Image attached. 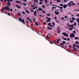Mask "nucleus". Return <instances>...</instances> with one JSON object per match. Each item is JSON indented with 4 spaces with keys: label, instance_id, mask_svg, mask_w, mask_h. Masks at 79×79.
<instances>
[{
    "label": "nucleus",
    "instance_id": "obj_1",
    "mask_svg": "<svg viewBox=\"0 0 79 79\" xmlns=\"http://www.w3.org/2000/svg\"><path fill=\"white\" fill-rule=\"evenodd\" d=\"M9 6H4L3 8H2L1 9V11L2 12H3V13L5 12V11H4V10H7L8 11H9V10H10V8H9Z\"/></svg>",
    "mask_w": 79,
    "mask_h": 79
},
{
    "label": "nucleus",
    "instance_id": "obj_2",
    "mask_svg": "<svg viewBox=\"0 0 79 79\" xmlns=\"http://www.w3.org/2000/svg\"><path fill=\"white\" fill-rule=\"evenodd\" d=\"M76 25H77V23H75L74 24H73V25H69V27H70L73 28L74 27V26H76Z\"/></svg>",
    "mask_w": 79,
    "mask_h": 79
},
{
    "label": "nucleus",
    "instance_id": "obj_3",
    "mask_svg": "<svg viewBox=\"0 0 79 79\" xmlns=\"http://www.w3.org/2000/svg\"><path fill=\"white\" fill-rule=\"evenodd\" d=\"M19 20L20 22H21L22 21V23H25L24 20L23 19H21V18H19Z\"/></svg>",
    "mask_w": 79,
    "mask_h": 79
},
{
    "label": "nucleus",
    "instance_id": "obj_4",
    "mask_svg": "<svg viewBox=\"0 0 79 79\" xmlns=\"http://www.w3.org/2000/svg\"><path fill=\"white\" fill-rule=\"evenodd\" d=\"M75 37V35L73 33H71L70 34V37L71 38L74 37Z\"/></svg>",
    "mask_w": 79,
    "mask_h": 79
},
{
    "label": "nucleus",
    "instance_id": "obj_5",
    "mask_svg": "<svg viewBox=\"0 0 79 79\" xmlns=\"http://www.w3.org/2000/svg\"><path fill=\"white\" fill-rule=\"evenodd\" d=\"M55 15H59V11H58L57 10V11H56V10L55 11Z\"/></svg>",
    "mask_w": 79,
    "mask_h": 79
},
{
    "label": "nucleus",
    "instance_id": "obj_6",
    "mask_svg": "<svg viewBox=\"0 0 79 79\" xmlns=\"http://www.w3.org/2000/svg\"><path fill=\"white\" fill-rule=\"evenodd\" d=\"M51 18H48V19L46 21V22H47V23H48V22H50V20H51Z\"/></svg>",
    "mask_w": 79,
    "mask_h": 79
},
{
    "label": "nucleus",
    "instance_id": "obj_7",
    "mask_svg": "<svg viewBox=\"0 0 79 79\" xmlns=\"http://www.w3.org/2000/svg\"><path fill=\"white\" fill-rule=\"evenodd\" d=\"M62 34L63 35H64V36H66V37H68V35L66 34L65 33H63Z\"/></svg>",
    "mask_w": 79,
    "mask_h": 79
},
{
    "label": "nucleus",
    "instance_id": "obj_8",
    "mask_svg": "<svg viewBox=\"0 0 79 79\" xmlns=\"http://www.w3.org/2000/svg\"><path fill=\"white\" fill-rule=\"evenodd\" d=\"M67 6H68V5L64 4L63 6V8L66 9V8L67 7Z\"/></svg>",
    "mask_w": 79,
    "mask_h": 79
},
{
    "label": "nucleus",
    "instance_id": "obj_9",
    "mask_svg": "<svg viewBox=\"0 0 79 79\" xmlns=\"http://www.w3.org/2000/svg\"><path fill=\"white\" fill-rule=\"evenodd\" d=\"M36 13H37V11H36V10H35L34 13V16H36L37 15L36 14Z\"/></svg>",
    "mask_w": 79,
    "mask_h": 79
},
{
    "label": "nucleus",
    "instance_id": "obj_10",
    "mask_svg": "<svg viewBox=\"0 0 79 79\" xmlns=\"http://www.w3.org/2000/svg\"><path fill=\"white\" fill-rule=\"evenodd\" d=\"M25 11L27 13H30L27 10V9H26V8H25Z\"/></svg>",
    "mask_w": 79,
    "mask_h": 79
},
{
    "label": "nucleus",
    "instance_id": "obj_11",
    "mask_svg": "<svg viewBox=\"0 0 79 79\" xmlns=\"http://www.w3.org/2000/svg\"><path fill=\"white\" fill-rule=\"evenodd\" d=\"M16 6L18 8H21L20 6H18L17 5H16Z\"/></svg>",
    "mask_w": 79,
    "mask_h": 79
},
{
    "label": "nucleus",
    "instance_id": "obj_12",
    "mask_svg": "<svg viewBox=\"0 0 79 79\" xmlns=\"http://www.w3.org/2000/svg\"><path fill=\"white\" fill-rule=\"evenodd\" d=\"M60 39H58L57 40V41H56V42L57 43H59V41H60Z\"/></svg>",
    "mask_w": 79,
    "mask_h": 79
},
{
    "label": "nucleus",
    "instance_id": "obj_13",
    "mask_svg": "<svg viewBox=\"0 0 79 79\" xmlns=\"http://www.w3.org/2000/svg\"><path fill=\"white\" fill-rule=\"evenodd\" d=\"M38 10H39V11H43V9H42L41 8H39L38 9Z\"/></svg>",
    "mask_w": 79,
    "mask_h": 79
},
{
    "label": "nucleus",
    "instance_id": "obj_14",
    "mask_svg": "<svg viewBox=\"0 0 79 79\" xmlns=\"http://www.w3.org/2000/svg\"><path fill=\"white\" fill-rule=\"evenodd\" d=\"M48 29H49V30H52L53 29V28H51L50 27H48Z\"/></svg>",
    "mask_w": 79,
    "mask_h": 79
},
{
    "label": "nucleus",
    "instance_id": "obj_15",
    "mask_svg": "<svg viewBox=\"0 0 79 79\" xmlns=\"http://www.w3.org/2000/svg\"><path fill=\"white\" fill-rule=\"evenodd\" d=\"M77 21L78 23H79V19L77 18Z\"/></svg>",
    "mask_w": 79,
    "mask_h": 79
},
{
    "label": "nucleus",
    "instance_id": "obj_16",
    "mask_svg": "<svg viewBox=\"0 0 79 79\" xmlns=\"http://www.w3.org/2000/svg\"><path fill=\"white\" fill-rule=\"evenodd\" d=\"M71 3H68V5L69 6H71Z\"/></svg>",
    "mask_w": 79,
    "mask_h": 79
},
{
    "label": "nucleus",
    "instance_id": "obj_17",
    "mask_svg": "<svg viewBox=\"0 0 79 79\" xmlns=\"http://www.w3.org/2000/svg\"><path fill=\"white\" fill-rule=\"evenodd\" d=\"M16 3H21V2H19L18 1H16Z\"/></svg>",
    "mask_w": 79,
    "mask_h": 79
},
{
    "label": "nucleus",
    "instance_id": "obj_18",
    "mask_svg": "<svg viewBox=\"0 0 79 79\" xmlns=\"http://www.w3.org/2000/svg\"><path fill=\"white\" fill-rule=\"evenodd\" d=\"M7 4L8 6H9V5H11V3H10V2H8Z\"/></svg>",
    "mask_w": 79,
    "mask_h": 79
},
{
    "label": "nucleus",
    "instance_id": "obj_19",
    "mask_svg": "<svg viewBox=\"0 0 79 79\" xmlns=\"http://www.w3.org/2000/svg\"><path fill=\"white\" fill-rule=\"evenodd\" d=\"M60 27H58L56 29L57 30V31H60L59 30H60Z\"/></svg>",
    "mask_w": 79,
    "mask_h": 79
},
{
    "label": "nucleus",
    "instance_id": "obj_20",
    "mask_svg": "<svg viewBox=\"0 0 79 79\" xmlns=\"http://www.w3.org/2000/svg\"><path fill=\"white\" fill-rule=\"evenodd\" d=\"M73 48L74 49H73V51H76V48L74 47H73Z\"/></svg>",
    "mask_w": 79,
    "mask_h": 79
},
{
    "label": "nucleus",
    "instance_id": "obj_21",
    "mask_svg": "<svg viewBox=\"0 0 79 79\" xmlns=\"http://www.w3.org/2000/svg\"><path fill=\"white\" fill-rule=\"evenodd\" d=\"M75 40H77L79 39V38H78L77 37H75Z\"/></svg>",
    "mask_w": 79,
    "mask_h": 79
},
{
    "label": "nucleus",
    "instance_id": "obj_22",
    "mask_svg": "<svg viewBox=\"0 0 79 79\" xmlns=\"http://www.w3.org/2000/svg\"><path fill=\"white\" fill-rule=\"evenodd\" d=\"M52 24H53V25L54 26H55V23L53 22H52Z\"/></svg>",
    "mask_w": 79,
    "mask_h": 79
},
{
    "label": "nucleus",
    "instance_id": "obj_23",
    "mask_svg": "<svg viewBox=\"0 0 79 79\" xmlns=\"http://www.w3.org/2000/svg\"><path fill=\"white\" fill-rule=\"evenodd\" d=\"M73 34H76V31H73Z\"/></svg>",
    "mask_w": 79,
    "mask_h": 79
},
{
    "label": "nucleus",
    "instance_id": "obj_24",
    "mask_svg": "<svg viewBox=\"0 0 79 79\" xmlns=\"http://www.w3.org/2000/svg\"><path fill=\"white\" fill-rule=\"evenodd\" d=\"M48 25L49 26V27H51L50 25H51V23H49L48 24Z\"/></svg>",
    "mask_w": 79,
    "mask_h": 79
},
{
    "label": "nucleus",
    "instance_id": "obj_25",
    "mask_svg": "<svg viewBox=\"0 0 79 79\" xmlns=\"http://www.w3.org/2000/svg\"><path fill=\"white\" fill-rule=\"evenodd\" d=\"M35 24L36 26H38L39 25V24L35 22Z\"/></svg>",
    "mask_w": 79,
    "mask_h": 79
},
{
    "label": "nucleus",
    "instance_id": "obj_26",
    "mask_svg": "<svg viewBox=\"0 0 79 79\" xmlns=\"http://www.w3.org/2000/svg\"><path fill=\"white\" fill-rule=\"evenodd\" d=\"M55 8H56V7H52V10H54V9H55Z\"/></svg>",
    "mask_w": 79,
    "mask_h": 79
},
{
    "label": "nucleus",
    "instance_id": "obj_27",
    "mask_svg": "<svg viewBox=\"0 0 79 79\" xmlns=\"http://www.w3.org/2000/svg\"><path fill=\"white\" fill-rule=\"evenodd\" d=\"M60 45H64V44H63V43H60Z\"/></svg>",
    "mask_w": 79,
    "mask_h": 79
},
{
    "label": "nucleus",
    "instance_id": "obj_28",
    "mask_svg": "<svg viewBox=\"0 0 79 79\" xmlns=\"http://www.w3.org/2000/svg\"><path fill=\"white\" fill-rule=\"evenodd\" d=\"M62 42L64 44H66V42L65 41H62Z\"/></svg>",
    "mask_w": 79,
    "mask_h": 79
},
{
    "label": "nucleus",
    "instance_id": "obj_29",
    "mask_svg": "<svg viewBox=\"0 0 79 79\" xmlns=\"http://www.w3.org/2000/svg\"><path fill=\"white\" fill-rule=\"evenodd\" d=\"M60 6H64L63 4H61V3L60 4Z\"/></svg>",
    "mask_w": 79,
    "mask_h": 79
},
{
    "label": "nucleus",
    "instance_id": "obj_30",
    "mask_svg": "<svg viewBox=\"0 0 79 79\" xmlns=\"http://www.w3.org/2000/svg\"><path fill=\"white\" fill-rule=\"evenodd\" d=\"M61 19L62 20H64V17H62L61 18Z\"/></svg>",
    "mask_w": 79,
    "mask_h": 79
},
{
    "label": "nucleus",
    "instance_id": "obj_31",
    "mask_svg": "<svg viewBox=\"0 0 79 79\" xmlns=\"http://www.w3.org/2000/svg\"><path fill=\"white\" fill-rule=\"evenodd\" d=\"M79 43V42H78V41H77L76 43H75V44H78Z\"/></svg>",
    "mask_w": 79,
    "mask_h": 79
},
{
    "label": "nucleus",
    "instance_id": "obj_32",
    "mask_svg": "<svg viewBox=\"0 0 79 79\" xmlns=\"http://www.w3.org/2000/svg\"><path fill=\"white\" fill-rule=\"evenodd\" d=\"M76 4L75 3H73L72 4H71V5H75Z\"/></svg>",
    "mask_w": 79,
    "mask_h": 79
},
{
    "label": "nucleus",
    "instance_id": "obj_33",
    "mask_svg": "<svg viewBox=\"0 0 79 79\" xmlns=\"http://www.w3.org/2000/svg\"><path fill=\"white\" fill-rule=\"evenodd\" d=\"M57 2L58 3L60 2V0H57Z\"/></svg>",
    "mask_w": 79,
    "mask_h": 79
},
{
    "label": "nucleus",
    "instance_id": "obj_34",
    "mask_svg": "<svg viewBox=\"0 0 79 79\" xmlns=\"http://www.w3.org/2000/svg\"><path fill=\"white\" fill-rule=\"evenodd\" d=\"M67 40H68V41H69V40H70V39L69 38H68L67 39Z\"/></svg>",
    "mask_w": 79,
    "mask_h": 79
},
{
    "label": "nucleus",
    "instance_id": "obj_35",
    "mask_svg": "<svg viewBox=\"0 0 79 79\" xmlns=\"http://www.w3.org/2000/svg\"><path fill=\"white\" fill-rule=\"evenodd\" d=\"M22 13H23V14L24 15H26V13H25V12H24V11H22Z\"/></svg>",
    "mask_w": 79,
    "mask_h": 79
},
{
    "label": "nucleus",
    "instance_id": "obj_36",
    "mask_svg": "<svg viewBox=\"0 0 79 79\" xmlns=\"http://www.w3.org/2000/svg\"><path fill=\"white\" fill-rule=\"evenodd\" d=\"M57 33L60 34V30L57 31Z\"/></svg>",
    "mask_w": 79,
    "mask_h": 79
},
{
    "label": "nucleus",
    "instance_id": "obj_37",
    "mask_svg": "<svg viewBox=\"0 0 79 79\" xmlns=\"http://www.w3.org/2000/svg\"><path fill=\"white\" fill-rule=\"evenodd\" d=\"M45 2L46 3H48V2H47V0H45Z\"/></svg>",
    "mask_w": 79,
    "mask_h": 79
},
{
    "label": "nucleus",
    "instance_id": "obj_38",
    "mask_svg": "<svg viewBox=\"0 0 79 79\" xmlns=\"http://www.w3.org/2000/svg\"><path fill=\"white\" fill-rule=\"evenodd\" d=\"M70 23H73V21L71 20L70 21Z\"/></svg>",
    "mask_w": 79,
    "mask_h": 79
},
{
    "label": "nucleus",
    "instance_id": "obj_39",
    "mask_svg": "<svg viewBox=\"0 0 79 79\" xmlns=\"http://www.w3.org/2000/svg\"><path fill=\"white\" fill-rule=\"evenodd\" d=\"M69 30H70V31H71L72 30H73V28H70L69 29Z\"/></svg>",
    "mask_w": 79,
    "mask_h": 79
},
{
    "label": "nucleus",
    "instance_id": "obj_40",
    "mask_svg": "<svg viewBox=\"0 0 79 79\" xmlns=\"http://www.w3.org/2000/svg\"><path fill=\"white\" fill-rule=\"evenodd\" d=\"M72 19L73 20H75V18H74V17H72Z\"/></svg>",
    "mask_w": 79,
    "mask_h": 79
},
{
    "label": "nucleus",
    "instance_id": "obj_41",
    "mask_svg": "<svg viewBox=\"0 0 79 79\" xmlns=\"http://www.w3.org/2000/svg\"><path fill=\"white\" fill-rule=\"evenodd\" d=\"M40 2L39 3V5H42V3H43V2Z\"/></svg>",
    "mask_w": 79,
    "mask_h": 79
},
{
    "label": "nucleus",
    "instance_id": "obj_42",
    "mask_svg": "<svg viewBox=\"0 0 79 79\" xmlns=\"http://www.w3.org/2000/svg\"><path fill=\"white\" fill-rule=\"evenodd\" d=\"M10 11L11 12H12V11H13V9H10Z\"/></svg>",
    "mask_w": 79,
    "mask_h": 79
},
{
    "label": "nucleus",
    "instance_id": "obj_43",
    "mask_svg": "<svg viewBox=\"0 0 79 79\" xmlns=\"http://www.w3.org/2000/svg\"><path fill=\"white\" fill-rule=\"evenodd\" d=\"M63 40H67L66 39V38H63Z\"/></svg>",
    "mask_w": 79,
    "mask_h": 79
},
{
    "label": "nucleus",
    "instance_id": "obj_44",
    "mask_svg": "<svg viewBox=\"0 0 79 79\" xmlns=\"http://www.w3.org/2000/svg\"><path fill=\"white\" fill-rule=\"evenodd\" d=\"M23 5L24 6H26V5H27V4L25 3H23Z\"/></svg>",
    "mask_w": 79,
    "mask_h": 79
},
{
    "label": "nucleus",
    "instance_id": "obj_45",
    "mask_svg": "<svg viewBox=\"0 0 79 79\" xmlns=\"http://www.w3.org/2000/svg\"><path fill=\"white\" fill-rule=\"evenodd\" d=\"M34 0V1H35V2H37H37H38V0Z\"/></svg>",
    "mask_w": 79,
    "mask_h": 79
},
{
    "label": "nucleus",
    "instance_id": "obj_46",
    "mask_svg": "<svg viewBox=\"0 0 79 79\" xmlns=\"http://www.w3.org/2000/svg\"><path fill=\"white\" fill-rule=\"evenodd\" d=\"M43 8H45V6L44 5H42Z\"/></svg>",
    "mask_w": 79,
    "mask_h": 79
},
{
    "label": "nucleus",
    "instance_id": "obj_47",
    "mask_svg": "<svg viewBox=\"0 0 79 79\" xmlns=\"http://www.w3.org/2000/svg\"><path fill=\"white\" fill-rule=\"evenodd\" d=\"M60 11L61 12H63V10H60Z\"/></svg>",
    "mask_w": 79,
    "mask_h": 79
},
{
    "label": "nucleus",
    "instance_id": "obj_48",
    "mask_svg": "<svg viewBox=\"0 0 79 79\" xmlns=\"http://www.w3.org/2000/svg\"><path fill=\"white\" fill-rule=\"evenodd\" d=\"M47 16H50V15L49 14H47Z\"/></svg>",
    "mask_w": 79,
    "mask_h": 79
},
{
    "label": "nucleus",
    "instance_id": "obj_49",
    "mask_svg": "<svg viewBox=\"0 0 79 79\" xmlns=\"http://www.w3.org/2000/svg\"><path fill=\"white\" fill-rule=\"evenodd\" d=\"M44 25H46L47 24V23L46 22H44Z\"/></svg>",
    "mask_w": 79,
    "mask_h": 79
},
{
    "label": "nucleus",
    "instance_id": "obj_50",
    "mask_svg": "<svg viewBox=\"0 0 79 79\" xmlns=\"http://www.w3.org/2000/svg\"><path fill=\"white\" fill-rule=\"evenodd\" d=\"M8 16H10V15H11V14L10 13H8Z\"/></svg>",
    "mask_w": 79,
    "mask_h": 79
},
{
    "label": "nucleus",
    "instance_id": "obj_51",
    "mask_svg": "<svg viewBox=\"0 0 79 79\" xmlns=\"http://www.w3.org/2000/svg\"><path fill=\"white\" fill-rule=\"evenodd\" d=\"M57 19V17H55L54 19Z\"/></svg>",
    "mask_w": 79,
    "mask_h": 79
},
{
    "label": "nucleus",
    "instance_id": "obj_52",
    "mask_svg": "<svg viewBox=\"0 0 79 79\" xmlns=\"http://www.w3.org/2000/svg\"><path fill=\"white\" fill-rule=\"evenodd\" d=\"M46 37H47V38H49V36H48V35H47L46 36Z\"/></svg>",
    "mask_w": 79,
    "mask_h": 79
},
{
    "label": "nucleus",
    "instance_id": "obj_53",
    "mask_svg": "<svg viewBox=\"0 0 79 79\" xmlns=\"http://www.w3.org/2000/svg\"><path fill=\"white\" fill-rule=\"evenodd\" d=\"M63 2H67V1H66V0H64Z\"/></svg>",
    "mask_w": 79,
    "mask_h": 79
},
{
    "label": "nucleus",
    "instance_id": "obj_54",
    "mask_svg": "<svg viewBox=\"0 0 79 79\" xmlns=\"http://www.w3.org/2000/svg\"><path fill=\"white\" fill-rule=\"evenodd\" d=\"M18 16H21V15H20L19 13H18Z\"/></svg>",
    "mask_w": 79,
    "mask_h": 79
},
{
    "label": "nucleus",
    "instance_id": "obj_55",
    "mask_svg": "<svg viewBox=\"0 0 79 79\" xmlns=\"http://www.w3.org/2000/svg\"><path fill=\"white\" fill-rule=\"evenodd\" d=\"M49 43H50V44H53V43H52V42H51V41H49Z\"/></svg>",
    "mask_w": 79,
    "mask_h": 79
},
{
    "label": "nucleus",
    "instance_id": "obj_56",
    "mask_svg": "<svg viewBox=\"0 0 79 79\" xmlns=\"http://www.w3.org/2000/svg\"><path fill=\"white\" fill-rule=\"evenodd\" d=\"M60 8L61 10H62V9H63V7L62 6L60 7Z\"/></svg>",
    "mask_w": 79,
    "mask_h": 79
},
{
    "label": "nucleus",
    "instance_id": "obj_57",
    "mask_svg": "<svg viewBox=\"0 0 79 79\" xmlns=\"http://www.w3.org/2000/svg\"><path fill=\"white\" fill-rule=\"evenodd\" d=\"M31 7H34V6L32 5H31Z\"/></svg>",
    "mask_w": 79,
    "mask_h": 79
},
{
    "label": "nucleus",
    "instance_id": "obj_58",
    "mask_svg": "<svg viewBox=\"0 0 79 79\" xmlns=\"http://www.w3.org/2000/svg\"><path fill=\"white\" fill-rule=\"evenodd\" d=\"M73 47H76V44H73Z\"/></svg>",
    "mask_w": 79,
    "mask_h": 79
},
{
    "label": "nucleus",
    "instance_id": "obj_59",
    "mask_svg": "<svg viewBox=\"0 0 79 79\" xmlns=\"http://www.w3.org/2000/svg\"><path fill=\"white\" fill-rule=\"evenodd\" d=\"M77 16H78V17H79V14L77 15Z\"/></svg>",
    "mask_w": 79,
    "mask_h": 79
},
{
    "label": "nucleus",
    "instance_id": "obj_60",
    "mask_svg": "<svg viewBox=\"0 0 79 79\" xmlns=\"http://www.w3.org/2000/svg\"><path fill=\"white\" fill-rule=\"evenodd\" d=\"M43 1V0H40V2H42Z\"/></svg>",
    "mask_w": 79,
    "mask_h": 79
},
{
    "label": "nucleus",
    "instance_id": "obj_61",
    "mask_svg": "<svg viewBox=\"0 0 79 79\" xmlns=\"http://www.w3.org/2000/svg\"><path fill=\"white\" fill-rule=\"evenodd\" d=\"M67 26H69V23H67Z\"/></svg>",
    "mask_w": 79,
    "mask_h": 79
},
{
    "label": "nucleus",
    "instance_id": "obj_62",
    "mask_svg": "<svg viewBox=\"0 0 79 79\" xmlns=\"http://www.w3.org/2000/svg\"><path fill=\"white\" fill-rule=\"evenodd\" d=\"M43 13H45V11L44 10H43Z\"/></svg>",
    "mask_w": 79,
    "mask_h": 79
},
{
    "label": "nucleus",
    "instance_id": "obj_63",
    "mask_svg": "<svg viewBox=\"0 0 79 79\" xmlns=\"http://www.w3.org/2000/svg\"><path fill=\"white\" fill-rule=\"evenodd\" d=\"M64 18H67V16H66L64 17Z\"/></svg>",
    "mask_w": 79,
    "mask_h": 79
},
{
    "label": "nucleus",
    "instance_id": "obj_64",
    "mask_svg": "<svg viewBox=\"0 0 79 79\" xmlns=\"http://www.w3.org/2000/svg\"><path fill=\"white\" fill-rule=\"evenodd\" d=\"M70 3H74V2L73 1H70Z\"/></svg>",
    "mask_w": 79,
    "mask_h": 79
}]
</instances>
